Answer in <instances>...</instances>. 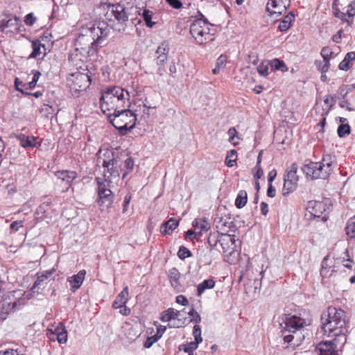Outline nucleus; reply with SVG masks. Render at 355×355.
<instances>
[{
    "instance_id": "obj_61",
    "label": "nucleus",
    "mask_w": 355,
    "mask_h": 355,
    "mask_svg": "<svg viewBox=\"0 0 355 355\" xmlns=\"http://www.w3.org/2000/svg\"><path fill=\"white\" fill-rule=\"evenodd\" d=\"M268 188L267 189V196L270 198H274L276 194V190L272 184H268Z\"/></svg>"
},
{
    "instance_id": "obj_2",
    "label": "nucleus",
    "mask_w": 355,
    "mask_h": 355,
    "mask_svg": "<svg viewBox=\"0 0 355 355\" xmlns=\"http://www.w3.org/2000/svg\"><path fill=\"white\" fill-rule=\"evenodd\" d=\"M321 329L324 335L332 338L331 340L319 343L315 349L317 355H337L335 354L338 345H343L346 342V324L333 322L322 315Z\"/></svg>"
},
{
    "instance_id": "obj_13",
    "label": "nucleus",
    "mask_w": 355,
    "mask_h": 355,
    "mask_svg": "<svg viewBox=\"0 0 355 355\" xmlns=\"http://www.w3.org/2000/svg\"><path fill=\"white\" fill-rule=\"evenodd\" d=\"M325 318L337 322L340 324H346L347 315L344 310L336 306H329L327 309V314H322Z\"/></svg>"
},
{
    "instance_id": "obj_34",
    "label": "nucleus",
    "mask_w": 355,
    "mask_h": 355,
    "mask_svg": "<svg viewBox=\"0 0 355 355\" xmlns=\"http://www.w3.org/2000/svg\"><path fill=\"white\" fill-rule=\"evenodd\" d=\"M175 315L176 313H175V309L169 308L162 313L160 320L162 322H170L171 321L175 320Z\"/></svg>"
},
{
    "instance_id": "obj_20",
    "label": "nucleus",
    "mask_w": 355,
    "mask_h": 355,
    "mask_svg": "<svg viewBox=\"0 0 355 355\" xmlns=\"http://www.w3.org/2000/svg\"><path fill=\"white\" fill-rule=\"evenodd\" d=\"M128 300V287L126 286L123 291L117 295L113 302L112 307L114 309L122 308Z\"/></svg>"
},
{
    "instance_id": "obj_53",
    "label": "nucleus",
    "mask_w": 355,
    "mask_h": 355,
    "mask_svg": "<svg viewBox=\"0 0 355 355\" xmlns=\"http://www.w3.org/2000/svg\"><path fill=\"white\" fill-rule=\"evenodd\" d=\"M166 1L173 8L179 9L182 6V3L180 0H166Z\"/></svg>"
},
{
    "instance_id": "obj_15",
    "label": "nucleus",
    "mask_w": 355,
    "mask_h": 355,
    "mask_svg": "<svg viewBox=\"0 0 355 355\" xmlns=\"http://www.w3.org/2000/svg\"><path fill=\"white\" fill-rule=\"evenodd\" d=\"M18 302L16 300L11 301L10 299L4 298L1 302L0 318L5 320L9 314L14 313L18 308Z\"/></svg>"
},
{
    "instance_id": "obj_40",
    "label": "nucleus",
    "mask_w": 355,
    "mask_h": 355,
    "mask_svg": "<svg viewBox=\"0 0 355 355\" xmlns=\"http://www.w3.org/2000/svg\"><path fill=\"white\" fill-rule=\"evenodd\" d=\"M169 52V45L167 42L164 41L157 47L156 51L157 55H168Z\"/></svg>"
},
{
    "instance_id": "obj_3",
    "label": "nucleus",
    "mask_w": 355,
    "mask_h": 355,
    "mask_svg": "<svg viewBox=\"0 0 355 355\" xmlns=\"http://www.w3.org/2000/svg\"><path fill=\"white\" fill-rule=\"evenodd\" d=\"M103 166L104 168V180L97 178L98 205L102 210L107 209L113 200L112 192L110 190L111 177H118L119 171L116 168V161L114 159V153L112 151H106L103 154Z\"/></svg>"
},
{
    "instance_id": "obj_44",
    "label": "nucleus",
    "mask_w": 355,
    "mask_h": 355,
    "mask_svg": "<svg viewBox=\"0 0 355 355\" xmlns=\"http://www.w3.org/2000/svg\"><path fill=\"white\" fill-rule=\"evenodd\" d=\"M193 335L194 337V340L196 343L199 344L202 341V338L201 337V329L199 325L196 324L193 327Z\"/></svg>"
},
{
    "instance_id": "obj_25",
    "label": "nucleus",
    "mask_w": 355,
    "mask_h": 355,
    "mask_svg": "<svg viewBox=\"0 0 355 355\" xmlns=\"http://www.w3.org/2000/svg\"><path fill=\"white\" fill-rule=\"evenodd\" d=\"M354 60L355 53L352 51L347 53L344 60L340 62L338 68L340 70L347 71L352 66Z\"/></svg>"
},
{
    "instance_id": "obj_35",
    "label": "nucleus",
    "mask_w": 355,
    "mask_h": 355,
    "mask_svg": "<svg viewBox=\"0 0 355 355\" xmlns=\"http://www.w3.org/2000/svg\"><path fill=\"white\" fill-rule=\"evenodd\" d=\"M346 234L352 239L355 238V217L351 218L347 223Z\"/></svg>"
},
{
    "instance_id": "obj_18",
    "label": "nucleus",
    "mask_w": 355,
    "mask_h": 355,
    "mask_svg": "<svg viewBox=\"0 0 355 355\" xmlns=\"http://www.w3.org/2000/svg\"><path fill=\"white\" fill-rule=\"evenodd\" d=\"M85 275L86 271L81 270L76 275L68 277L67 281L69 283L72 292H75L82 286Z\"/></svg>"
},
{
    "instance_id": "obj_10",
    "label": "nucleus",
    "mask_w": 355,
    "mask_h": 355,
    "mask_svg": "<svg viewBox=\"0 0 355 355\" xmlns=\"http://www.w3.org/2000/svg\"><path fill=\"white\" fill-rule=\"evenodd\" d=\"M73 79L70 84V90L73 96H79L81 92H85L92 83V78L87 73L78 72L72 75Z\"/></svg>"
},
{
    "instance_id": "obj_6",
    "label": "nucleus",
    "mask_w": 355,
    "mask_h": 355,
    "mask_svg": "<svg viewBox=\"0 0 355 355\" xmlns=\"http://www.w3.org/2000/svg\"><path fill=\"white\" fill-rule=\"evenodd\" d=\"M106 114L110 123L122 135L130 132L135 126L137 121L135 114L125 107L113 111L112 113L108 112Z\"/></svg>"
},
{
    "instance_id": "obj_54",
    "label": "nucleus",
    "mask_w": 355,
    "mask_h": 355,
    "mask_svg": "<svg viewBox=\"0 0 355 355\" xmlns=\"http://www.w3.org/2000/svg\"><path fill=\"white\" fill-rule=\"evenodd\" d=\"M327 259V257H324L322 262V268L320 270V275L323 277H327L329 276L328 269L324 267V263H325Z\"/></svg>"
},
{
    "instance_id": "obj_21",
    "label": "nucleus",
    "mask_w": 355,
    "mask_h": 355,
    "mask_svg": "<svg viewBox=\"0 0 355 355\" xmlns=\"http://www.w3.org/2000/svg\"><path fill=\"white\" fill-rule=\"evenodd\" d=\"M33 51L29 55V58H37L41 55L44 56L46 55V46L42 44L38 40L32 42Z\"/></svg>"
},
{
    "instance_id": "obj_50",
    "label": "nucleus",
    "mask_w": 355,
    "mask_h": 355,
    "mask_svg": "<svg viewBox=\"0 0 355 355\" xmlns=\"http://www.w3.org/2000/svg\"><path fill=\"white\" fill-rule=\"evenodd\" d=\"M135 163L134 160L131 157H128L124 162V167L128 171H130L132 170L134 167Z\"/></svg>"
},
{
    "instance_id": "obj_27",
    "label": "nucleus",
    "mask_w": 355,
    "mask_h": 355,
    "mask_svg": "<svg viewBox=\"0 0 355 355\" xmlns=\"http://www.w3.org/2000/svg\"><path fill=\"white\" fill-rule=\"evenodd\" d=\"M215 286V282L212 279H205L197 286V296L200 297L207 289H211Z\"/></svg>"
},
{
    "instance_id": "obj_33",
    "label": "nucleus",
    "mask_w": 355,
    "mask_h": 355,
    "mask_svg": "<svg viewBox=\"0 0 355 355\" xmlns=\"http://www.w3.org/2000/svg\"><path fill=\"white\" fill-rule=\"evenodd\" d=\"M297 183L292 180L284 179L283 187V195L286 196L293 192L297 188Z\"/></svg>"
},
{
    "instance_id": "obj_59",
    "label": "nucleus",
    "mask_w": 355,
    "mask_h": 355,
    "mask_svg": "<svg viewBox=\"0 0 355 355\" xmlns=\"http://www.w3.org/2000/svg\"><path fill=\"white\" fill-rule=\"evenodd\" d=\"M23 221L22 220H16L13 221L10 224V228L15 231H18L20 227H22Z\"/></svg>"
},
{
    "instance_id": "obj_24",
    "label": "nucleus",
    "mask_w": 355,
    "mask_h": 355,
    "mask_svg": "<svg viewBox=\"0 0 355 355\" xmlns=\"http://www.w3.org/2000/svg\"><path fill=\"white\" fill-rule=\"evenodd\" d=\"M17 138L19 141L20 145L24 148H33L36 146L37 141L35 137H29L24 134H19L17 136Z\"/></svg>"
},
{
    "instance_id": "obj_30",
    "label": "nucleus",
    "mask_w": 355,
    "mask_h": 355,
    "mask_svg": "<svg viewBox=\"0 0 355 355\" xmlns=\"http://www.w3.org/2000/svg\"><path fill=\"white\" fill-rule=\"evenodd\" d=\"M193 227L199 228L202 232H207L209 230L210 225L205 218H196L192 223Z\"/></svg>"
},
{
    "instance_id": "obj_12",
    "label": "nucleus",
    "mask_w": 355,
    "mask_h": 355,
    "mask_svg": "<svg viewBox=\"0 0 355 355\" xmlns=\"http://www.w3.org/2000/svg\"><path fill=\"white\" fill-rule=\"evenodd\" d=\"M218 241L220 243L224 253L232 254L235 251L234 236L227 234H219Z\"/></svg>"
},
{
    "instance_id": "obj_63",
    "label": "nucleus",
    "mask_w": 355,
    "mask_h": 355,
    "mask_svg": "<svg viewBox=\"0 0 355 355\" xmlns=\"http://www.w3.org/2000/svg\"><path fill=\"white\" fill-rule=\"evenodd\" d=\"M324 102L325 104H330V107H332L336 103L335 97L331 95L327 96Z\"/></svg>"
},
{
    "instance_id": "obj_43",
    "label": "nucleus",
    "mask_w": 355,
    "mask_h": 355,
    "mask_svg": "<svg viewBox=\"0 0 355 355\" xmlns=\"http://www.w3.org/2000/svg\"><path fill=\"white\" fill-rule=\"evenodd\" d=\"M178 256L180 259H184L185 258L191 257V252L189 249L182 245L179 248Z\"/></svg>"
},
{
    "instance_id": "obj_5",
    "label": "nucleus",
    "mask_w": 355,
    "mask_h": 355,
    "mask_svg": "<svg viewBox=\"0 0 355 355\" xmlns=\"http://www.w3.org/2000/svg\"><path fill=\"white\" fill-rule=\"evenodd\" d=\"M130 99L129 92L119 87H108L103 90L100 98V105L102 112L116 111L128 106Z\"/></svg>"
},
{
    "instance_id": "obj_7",
    "label": "nucleus",
    "mask_w": 355,
    "mask_h": 355,
    "mask_svg": "<svg viewBox=\"0 0 355 355\" xmlns=\"http://www.w3.org/2000/svg\"><path fill=\"white\" fill-rule=\"evenodd\" d=\"M333 163L331 157L327 155L320 162H310L304 165L302 171L312 179H326L334 169Z\"/></svg>"
},
{
    "instance_id": "obj_39",
    "label": "nucleus",
    "mask_w": 355,
    "mask_h": 355,
    "mask_svg": "<svg viewBox=\"0 0 355 355\" xmlns=\"http://www.w3.org/2000/svg\"><path fill=\"white\" fill-rule=\"evenodd\" d=\"M314 64L322 73L327 72L330 66L329 62H324V60H315Z\"/></svg>"
},
{
    "instance_id": "obj_42",
    "label": "nucleus",
    "mask_w": 355,
    "mask_h": 355,
    "mask_svg": "<svg viewBox=\"0 0 355 355\" xmlns=\"http://www.w3.org/2000/svg\"><path fill=\"white\" fill-rule=\"evenodd\" d=\"M333 52L331 51L329 47H323L321 50L320 55L323 58L324 62H329Z\"/></svg>"
},
{
    "instance_id": "obj_36",
    "label": "nucleus",
    "mask_w": 355,
    "mask_h": 355,
    "mask_svg": "<svg viewBox=\"0 0 355 355\" xmlns=\"http://www.w3.org/2000/svg\"><path fill=\"white\" fill-rule=\"evenodd\" d=\"M237 158V152L235 150H231L227 153L225 158V164L229 167H232L236 163Z\"/></svg>"
},
{
    "instance_id": "obj_64",
    "label": "nucleus",
    "mask_w": 355,
    "mask_h": 355,
    "mask_svg": "<svg viewBox=\"0 0 355 355\" xmlns=\"http://www.w3.org/2000/svg\"><path fill=\"white\" fill-rule=\"evenodd\" d=\"M218 242V237L215 239V236L210 234L208 238V243L209 244V245L214 247L216 245Z\"/></svg>"
},
{
    "instance_id": "obj_11",
    "label": "nucleus",
    "mask_w": 355,
    "mask_h": 355,
    "mask_svg": "<svg viewBox=\"0 0 355 355\" xmlns=\"http://www.w3.org/2000/svg\"><path fill=\"white\" fill-rule=\"evenodd\" d=\"M21 26V21L19 17L14 16L8 19H3L0 22V31L8 33L6 28H10V33H19Z\"/></svg>"
},
{
    "instance_id": "obj_49",
    "label": "nucleus",
    "mask_w": 355,
    "mask_h": 355,
    "mask_svg": "<svg viewBox=\"0 0 355 355\" xmlns=\"http://www.w3.org/2000/svg\"><path fill=\"white\" fill-rule=\"evenodd\" d=\"M23 85H25L21 81L19 80L18 78H16L15 80V87L16 90L20 92L23 94H30L29 92H26L24 91Z\"/></svg>"
},
{
    "instance_id": "obj_46",
    "label": "nucleus",
    "mask_w": 355,
    "mask_h": 355,
    "mask_svg": "<svg viewBox=\"0 0 355 355\" xmlns=\"http://www.w3.org/2000/svg\"><path fill=\"white\" fill-rule=\"evenodd\" d=\"M189 315L191 317V322L199 323L201 321V317L199 313L193 309L191 308L189 312Z\"/></svg>"
},
{
    "instance_id": "obj_22",
    "label": "nucleus",
    "mask_w": 355,
    "mask_h": 355,
    "mask_svg": "<svg viewBox=\"0 0 355 355\" xmlns=\"http://www.w3.org/2000/svg\"><path fill=\"white\" fill-rule=\"evenodd\" d=\"M60 344H64L67 341V332L64 325L62 323H59L53 333Z\"/></svg>"
},
{
    "instance_id": "obj_45",
    "label": "nucleus",
    "mask_w": 355,
    "mask_h": 355,
    "mask_svg": "<svg viewBox=\"0 0 355 355\" xmlns=\"http://www.w3.org/2000/svg\"><path fill=\"white\" fill-rule=\"evenodd\" d=\"M143 18L146 22L147 26L152 28L155 24V22L152 21V15L151 12L148 10H144L143 12Z\"/></svg>"
},
{
    "instance_id": "obj_60",
    "label": "nucleus",
    "mask_w": 355,
    "mask_h": 355,
    "mask_svg": "<svg viewBox=\"0 0 355 355\" xmlns=\"http://www.w3.org/2000/svg\"><path fill=\"white\" fill-rule=\"evenodd\" d=\"M131 200V196L130 194H127L125 198H124V200H123V213H125L126 211H127V208L130 204V202Z\"/></svg>"
},
{
    "instance_id": "obj_47",
    "label": "nucleus",
    "mask_w": 355,
    "mask_h": 355,
    "mask_svg": "<svg viewBox=\"0 0 355 355\" xmlns=\"http://www.w3.org/2000/svg\"><path fill=\"white\" fill-rule=\"evenodd\" d=\"M198 344L196 342H191L186 347H184V352L188 353L189 355H193V352L197 349Z\"/></svg>"
},
{
    "instance_id": "obj_32",
    "label": "nucleus",
    "mask_w": 355,
    "mask_h": 355,
    "mask_svg": "<svg viewBox=\"0 0 355 355\" xmlns=\"http://www.w3.org/2000/svg\"><path fill=\"white\" fill-rule=\"evenodd\" d=\"M270 66L273 70H281L282 71H286L288 67L283 60L275 58L271 61H269Z\"/></svg>"
},
{
    "instance_id": "obj_28",
    "label": "nucleus",
    "mask_w": 355,
    "mask_h": 355,
    "mask_svg": "<svg viewBox=\"0 0 355 355\" xmlns=\"http://www.w3.org/2000/svg\"><path fill=\"white\" fill-rule=\"evenodd\" d=\"M248 201V194L245 190H241L235 200V205L237 208L241 209L243 208L247 203Z\"/></svg>"
},
{
    "instance_id": "obj_8",
    "label": "nucleus",
    "mask_w": 355,
    "mask_h": 355,
    "mask_svg": "<svg viewBox=\"0 0 355 355\" xmlns=\"http://www.w3.org/2000/svg\"><path fill=\"white\" fill-rule=\"evenodd\" d=\"M90 35H80L76 40V56L80 54V60L87 59V57L93 55L97 51V41H95L90 31Z\"/></svg>"
},
{
    "instance_id": "obj_37",
    "label": "nucleus",
    "mask_w": 355,
    "mask_h": 355,
    "mask_svg": "<svg viewBox=\"0 0 355 355\" xmlns=\"http://www.w3.org/2000/svg\"><path fill=\"white\" fill-rule=\"evenodd\" d=\"M40 76V72H39L38 71H33V77L32 78V80L26 83V85H23V88L25 89H33L35 87L36 83L38 81Z\"/></svg>"
},
{
    "instance_id": "obj_17",
    "label": "nucleus",
    "mask_w": 355,
    "mask_h": 355,
    "mask_svg": "<svg viewBox=\"0 0 355 355\" xmlns=\"http://www.w3.org/2000/svg\"><path fill=\"white\" fill-rule=\"evenodd\" d=\"M55 175L62 183H65L67 190L71 187L73 181L77 178V173L73 171H58Z\"/></svg>"
},
{
    "instance_id": "obj_52",
    "label": "nucleus",
    "mask_w": 355,
    "mask_h": 355,
    "mask_svg": "<svg viewBox=\"0 0 355 355\" xmlns=\"http://www.w3.org/2000/svg\"><path fill=\"white\" fill-rule=\"evenodd\" d=\"M168 60V55H157L156 63L157 65H164Z\"/></svg>"
},
{
    "instance_id": "obj_51",
    "label": "nucleus",
    "mask_w": 355,
    "mask_h": 355,
    "mask_svg": "<svg viewBox=\"0 0 355 355\" xmlns=\"http://www.w3.org/2000/svg\"><path fill=\"white\" fill-rule=\"evenodd\" d=\"M183 324H184V321H182L181 319L178 318V319H175L174 320L171 321L170 323L168 324V326L171 328H180V327H182Z\"/></svg>"
},
{
    "instance_id": "obj_16",
    "label": "nucleus",
    "mask_w": 355,
    "mask_h": 355,
    "mask_svg": "<svg viewBox=\"0 0 355 355\" xmlns=\"http://www.w3.org/2000/svg\"><path fill=\"white\" fill-rule=\"evenodd\" d=\"M327 205L322 201L311 200L308 202L306 210L314 218H319L327 210Z\"/></svg>"
},
{
    "instance_id": "obj_57",
    "label": "nucleus",
    "mask_w": 355,
    "mask_h": 355,
    "mask_svg": "<svg viewBox=\"0 0 355 355\" xmlns=\"http://www.w3.org/2000/svg\"><path fill=\"white\" fill-rule=\"evenodd\" d=\"M176 302L182 306H187L189 304L188 300L182 295L176 297Z\"/></svg>"
},
{
    "instance_id": "obj_58",
    "label": "nucleus",
    "mask_w": 355,
    "mask_h": 355,
    "mask_svg": "<svg viewBox=\"0 0 355 355\" xmlns=\"http://www.w3.org/2000/svg\"><path fill=\"white\" fill-rule=\"evenodd\" d=\"M226 64V58L225 56L220 55L216 61V67L223 68Z\"/></svg>"
},
{
    "instance_id": "obj_56",
    "label": "nucleus",
    "mask_w": 355,
    "mask_h": 355,
    "mask_svg": "<svg viewBox=\"0 0 355 355\" xmlns=\"http://www.w3.org/2000/svg\"><path fill=\"white\" fill-rule=\"evenodd\" d=\"M0 355H23V354H19L18 353L17 350H15L13 349H8L6 350L0 351Z\"/></svg>"
},
{
    "instance_id": "obj_62",
    "label": "nucleus",
    "mask_w": 355,
    "mask_h": 355,
    "mask_svg": "<svg viewBox=\"0 0 355 355\" xmlns=\"http://www.w3.org/2000/svg\"><path fill=\"white\" fill-rule=\"evenodd\" d=\"M346 15H347L349 18H352L355 15V8L353 4L350 3L348 6Z\"/></svg>"
},
{
    "instance_id": "obj_1",
    "label": "nucleus",
    "mask_w": 355,
    "mask_h": 355,
    "mask_svg": "<svg viewBox=\"0 0 355 355\" xmlns=\"http://www.w3.org/2000/svg\"><path fill=\"white\" fill-rule=\"evenodd\" d=\"M308 324L305 319L296 315H284L280 318L279 335L284 343L288 345L286 348L294 349L301 345L309 335L306 329Z\"/></svg>"
},
{
    "instance_id": "obj_9",
    "label": "nucleus",
    "mask_w": 355,
    "mask_h": 355,
    "mask_svg": "<svg viewBox=\"0 0 355 355\" xmlns=\"http://www.w3.org/2000/svg\"><path fill=\"white\" fill-rule=\"evenodd\" d=\"M201 18L195 19L190 26V33L196 42L202 45L211 37L209 24L205 17L200 14Z\"/></svg>"
},
{
    "instance_id": "obj_26",
    "label": "nucleus",
    "mask_w": 355,
    "mask_h": 355,
    "mask_svg": "<svg viewBox=\"0 0 355 355\" xmlns=\"http://www.w3.org/2000/svg\"><path fill=\"white\" fill-rule=\"evenodd\" d=\"M294 19L295 15L292 12H290L279 22L278 28L281 32L286 31L291 27V23Z\"/></svg>"
},
{
    "instance_id": "obj_38",
    "label": "nucleus",
    "mask_w": 355,
    "mask_h": 355,
    "mask_svg": "<svg viewBox=\"0 0 355 355\" xmlns=\"http://www.w3.org/2000/svg\"><path fill=\"white\" fill-rule=\"evenodd\" d=\"M270 66L269 60H264L261 62L257 67V71L259 74L263 77L268 75V67Z\"/></svg>"
},
{
    "instance_id": "obj_41",
    "label": "nucleus",
    "mask_w": 355,
    "mask_h": 355,
    "mask_svg": "<svg viewBox=\"0 0 355 355\" xmlns=\"http://www.w3.org/2000/svg\"><path fill=\"white\" fill-rule=\"evenodd\" d=\"M337 132L340 137H345L350 133V127L348 124H341L338 126Z\"/></svg>"
},
{
    "instance_id": "obj_48",
    "label": "nucleus",
    "mask_w": 355,
    "mask_h": 355,
    "mask_svg": "<svg viewBox=\"0 0 355 355\" xmlns=\"http://www.w3.org/2000/svg\"><path fill=\"white\" fill-rule=\"evenodd\" d=\"M37 18L34 17L33 13L31 12L25 16L24 21L27 26H31L34 24Z\"/></svg>"
},
{
    "instance_id": "obj_23",
    "label": "nucleus",
    "mask_w": 355,
    "mask_h": 355,
    "mask_svg": "<svg viewBox=\"0 0 355 355\" xmlns=\"http://www.w3.org/2000/svg\"><path fill=\"white\" fill-rule=\"evenodd\" d=\"M179 225V220L175 218H171L168 220L164 223L160 227V232L163 235L168 234L169 231H173Z\"/></svg>"
},
{
    "instance_id": "obj_4",
    "label": "nucleus",
    "mask_w": 355,
    "mask_h": 355,
    "mask_svg": "<svg viewBox=\"0 0 355 355\" xmlns=\"http://www.w3.org/2000/svg\"><path fill=\"white\" fill-rule=\"evenodd\" d=\"M104 18L105 21L99 23L98 26L93 29V31L98 35L95 40L97 41L98 46L101 38L109 34L108 27L121 31L124 29L125 22L128 20L125 8L123 5L120 3L109 5Z\"/></svg>"
},
{
    "instance_id": "obj_31",
    "label": "nucleus",
    "mask_w": 355,
    "mask_h": 355,
    "mask_svg": "<svg viewBox=\"0 0 355 355\" xmlns=\"http://www.w3.org/2000/svg\"><path fill=\"white\" fill-rule=\"evenodd\" d=\"M297 165L296 163H293L290 169L287 171V173L284 175V179L292 180L297 183L298 176L297 175Z\"/></svg>"
},
{
    "instance_id": "obj_19",
    "label": "nucleus",
    "mask_w": 355,
    "mask_h": 355,
    "mask_svg": "<svg viewBox=\"0 0 355 355\" xmlns=\"http://www.w3.org/2000/svg\"><path fill=\"white\" fill-rule=\"evenodd\" d=\"M171 286L177 291L180 292L182 290V285L180 283V273L175 268L169 270L168 273Z\"/></svg>"
},
{
    "instance_id": "obj_55",
    "label": "nucleus",
    "mask_w": 355,
    "mask_h": 355,
    "mask_svg": "<svg viewBox=\"0 0 355 355\" xmlns=\"http://www.w3.org/2000/svg\"><path fill=\"white\" fill-rule=\"evenodd\" d=\"M334 15L337 18H340L343 21H347L348 24H350V21L346 19V13L340 12L338 9H335Z\"/></svg>"
},
{
    "instance_id": "obj_14",
    "label": "nucleus",
    "mask_w": 355,
    "mask_h": 355,
    "mask_svg": "<svg viewBox=\"0 0 355 355\" xmlns=\"http://www.w3.org/2000/svg\"><path fill=\"white\" fill-rule=\"evenodd\" d=\"M289 6L290 0H269L266 10L270 12V15H281Z\"/></svg>"
},
{
    "instance_id": "obj_29",
    "label": "nucleus",
    "mask_w": 355,
    "mask_h": 355,
    "mask_svg": "<svg viewBox=\"0 0 355 355\" xmlns=\"http://www.w3.org/2000/svg\"><path fill=\"white\" fill-rule=\"evenodd\" d=\"M52 272V271H46L44 273L38 275L36 281L35 282L33 287L31 288V291H33L38 286H44L45 284H46V281L47 280L49 277L51 275Z\"/></svg>"
}]
</instances>
